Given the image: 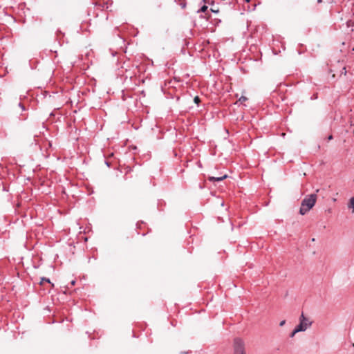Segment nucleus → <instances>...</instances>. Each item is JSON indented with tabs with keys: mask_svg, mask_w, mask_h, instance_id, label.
Segmentation results:
<instances>
[{
	"mask_svg": "<svg viewBox=\"0 0 354 354\" xmlns=\"http://www.w3.org/2000/svg\"><path fill=\"white\" fill-rule=\"evenodd\" d=\"M317 194H311L306 196L302 201L299 213L301 215L306 214L310 209H312L317 201Z\"/></svg>",
	"mask_w": 354,
	"mask_h": 354,
	"instance_id": "obj_1",
	"label": "nucleus"
},
{
	"mask_svg": "<svg viewBox=\"0 0 354 354\" xmlns=\"http://www.w3.org/2000/svg\"><path fill=\"white\" fill-rule=\"evenodd\" d=\"M311 324L312 322L302 313L299 318V324L295 328V333L305 331Z\"/></svg>",
	"mask_w": 354,
	"mask_h": 354,
	"instance_id": "obj_2",
	"label": "nucleus"
},
{
	"mask_svg": "<svg viewBox=\"0 0 354 354\" xmlns=\"http://www.w3.org/2000/svg\"><path fill=\"white\" fill-rule=\"evenodd\" d=\"M233 348L234 354H246L244 341L239 337L234 339Z\"/></svg>",
	"mask_w": 354,
	"mask_h": 354,
	"instance_id": "obj_3",
	"label": "nucleus"
},
{
	"mask_svg": "<svg viewBox=\"0 0 354 354\" xmlns=\"http://www.w3.org/2000/svg\"><path fill=\"white\" fill-rule=\"evenodd\" d=\"M227 175H223L220 177L210 176V177H209V180L212 181V182H214V181L219 182V181H221V180L225 179L227 178Z\"/></svg>",
	"mask_w": 354,
	"mask_h": 354,
	"instance_id": "obj_4",
	"label": "nucleus"
},
{
	"mask_svg": "<svg viewBox=\"0 0 354 354\" xmlns=\"http://www.w3.org/2000/svg\"><path fill=\"white\" fill-rule=\"evenodd\" d=\"M348 208L352 209L353 212H354V196L350 199V201L348 203Z\"/></svg>",
	"mask_w": 354,
	"mask_h": 354,
	"instance_id": "obj_5",
	"label": "nucleus"
},
{
	"mask_svg": "<svg viewBox=\"0 0 354 354\" xmlns=\"http://www.w3.org/2000/svg\"><path fill=\"white\" fill-rule=\"evenodd\" d=\"M207 6H203L201 9L198 11V12H205L207 10Z\"/></svg>",
	"mask_w": 354,
	"mask_h": 354,
	"instance_id": "obj_6",
	"label": "nucleus"
},
{
	"mask_svg": "<svg viewBox=\"0 0 354 354\" xmlns=\"http://www.w3.org/2000/svg\"><path fill=\"white\" fill-rule=\"evenodd\" d=\"M44 281L50 283V281L49 279L46 278V277L41 278V284H42Z\"/></svg>",
	"mask_w": 354,
	"mask_h": 354,
	"instance_id": "obj_7",
	"label": "nucleus"
},
{
	"mask_svg": "<svg viewBox=\"0 0 354 354\" xmlns=\"http://www.w3.org/2000/svg\"><path fill=\"white\" fill-rule=\"evenodd\" d=\"M247 100H248V99H247V97H245V96H241V97L239 98V101L242 102H245V101H246Z\"/></svg>",
	"mask_w": 354,
	"mask_h": 354,
	"instance_id": "obj_8",
	"label": "nucleus"
},
{
	"mask_svg": "<svg viewBox=\"0 0 354 354\" xmlns=\"http://www.w3.org/2000/svg\"><path fill=\"white\" fill-rule=\"evenodd\" d=\"M195 103L198 104L200 102V98L198 96H196L194 99Z\"/></svg>",
	"mask_w": 354,
	"mask_h": 354,
	"instance_id": "obj_9",
	"label": "nucleus"
},
{
	"mask_svg": "<svg viewBox=\"0 0 354 354\" xmlns=\"http://www.w3.org/2000/svg\"><path fill=\"white\" fill-rule=\"evenodd\" d=\"M286 323V321L285 320H283L281 321L280 323H279V326H283Z\"/></svg>",
	"mask_w": 354,
	"mask_h": 354,
	"instance_id": "obj_10",
	"label": "nucleus"
},
{
	"mask_svg": "<svg viewBox=\"0 0 354 354\" xmlns=\"http://www.w3.org/2000/svg\"><path fill=\"white\" fill-rule=\"evenodd\" d=\"M296 333H295V329H294L293 331L290 334V337H293Z\"/></svg>",
	"mask_w": 354,
	"mask_h": 354,
	"instance_id": "obj_11",
	"label": "nucleus"
},
{
	"mask_svg": "<svg viewBox=\"0 0 354 354\" xmlns=\"http://www.w3.org/2000/svg\"><path fill=\"white\" fill-rule=\"evenodd\" d=\"M19 106H20L23 110H24V109H25L24 106L21 103H19Z\"/></svg>",
	"mask_w": 354,
	"mask_h": 354,
	"instance_id": "obj_12",
	"label": "nucleus"
},
{
	"mask_svg": "<svg viewBox=\"0 0 354 354\" xmlns=\"http://www.w3.org/2000/svg\"><path fill=\"white\" fill-rule=\"evenodd\" d=\"M75 281H71V284H72V285H74V284H75Z\"/></svg>",
	"mask_w": 354,
	"mask_h": 354,
	"instance_id": "obj_13",
	"label": "nucleus"
},
{
	"mask_svg": "<svg viewBox=\"0 0 354 354\" xmlns=\"http://www.w3.org/2000/svg\"><path fill=\"white\" fill-rule=\"evenodd\" d=\"M328 139H329V140H331V139H332V136H330L328 137Z\"/></svg>",
	"mask_w": 354,
	"mask_h": 354,
	"instance_id": "obj_14",
	"label": "nucleus"
},
{
	"mask_svg": "<svg viewBox=\"0 0 354 354\" xmlns=\"http://www.w3.org/2000/svg\"><path fill=\"white\" fill-rule=\"evenodd\" d=\"M322 1V0H317L318 3H321Z\"/></svg>",
	"mask_w": 354,
	"mask_h": 354,
	"instance_id": "obj_15",
	"label": "nucleus"
},
{
	"mask_svg": "<svg viewBox=\"0 0 354 354\" xmlns=\"http://www.w3.org/2000/svg\"><path fill=\"white\" fill-rule=\"evenodd\" d=\"M84 241H87V237H85V238H84Z\"/></svg>",
	"mask_w": 354,
	"mask_h": 354,
	"instance_id": "obj_16",
	"label": "nucleus"
},
{
	"mask_svg": "<svg viewBox=\"0 0 354 354\" xmlns=\"http://www.w3.org/2000/svg\"><path fill=\"white\" fill-rule=\"evenodd\" d=\"M246 1H249V0H245Z\"/></svg>",
	"mask_w": 354,
	"mask_h": 354,
	"instance_id": "obj_17",
	"label": "nucleus"
}]
</instances>
